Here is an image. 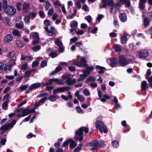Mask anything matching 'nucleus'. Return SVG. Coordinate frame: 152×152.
Masks as SVG:
<instances>
[{"mask_svg":"<svg viewBox=\"0 0 152 152\" xmlns=\"http://www.w3.org/2000/svg\"><path fill=\"white\" fill-rule=\"evenodd\" d=\"M2 8L4 12L8 15L11 16L14 15L16 13V9L12 6L7 4V0H3Z\"/></svg>","mask_w":152,"mask_h":152,"instance_id":"nucleus-1","label":"nucleus"},{"mask_svg":"<svg viewBox=\"0 0 152 152\" xmlns=\"http://www.w3.org/2000/svg\"><path fill=\"white\" fill-rule=\"evenodd\" d=\"M83 131L85 133H87L88 132V129L87 127H81L75 132V135L74 137V139L76 141L78 140L80 141H82L83 139Z\"/></svg>","mask_w":152,"mask_h":152,"instance_id":"nucleus-2","label":"nucleus"},{"mask_svg":"<svg viewBox=\"0 0 152 152\" xmlns=\"http://www.w3.org/2000/svg\"><path fill=\"white\" fill-rule=\"evenodd\" d=\"M96 126L97 129H99L100 132L101 133L104 132L106 133L108 132L107 128L104 125L102 121H96Z\"/></svg>","mask_w":152,"mask_h":152,"instance_id":"nucleus-3","label":"nucleus"},{"mask_svg":"<svg viewBox=\"0 0 152 152\" xmlns=\"http://www.w3.org/2000/svg\"><path fill=\"white\" fill-rule=\"evenodd\" d=\"M119 66L124 67L129 64V61L127 59L125 56L124 55H120L118 59Z\"/></svg>","mask_w":152,"mask_h":152,"instance_id":"nucleus-4","label":"nucleus"},{"mask_svg":"<svg viewBox=\"0 0 152 152\" xmlns=\"http://www.w3.org/2000/svg\"><path fill=\"white\" fill-rule=\"evenodd\" d=\"M98 145V140H94L90 142H88L85 144V146L87 147L91 146L92 148L91 150H95L97 149Z\"/></svg>","mask_w":152,"mask_h":152,"instance_id":"nucleus-5","label":"nucleus"},{"mask_svg":"<svg viewBox=\"0 0 152 152\" xmlns=\"http://www.w3.org/2000/svg\"><path fill=\"white\" fill-rule=\"evenodd\" d=\"M70 86H65L59 87L54 89L53 91V94L55 95L56 93L63 92L65 91H69L71 89Z\"/></svg>","mask_w":152,"mask_h":152,"instance_id":"nucleus-6","label":"nucleus"},{"mask_svg":"<svg viewBox=\"0 0 152 152\" xmlns=\"http://www.w3.org/2000/svg\"><path fill=\"white\" fill-rule=\"evenodd\" d=\"M107 62L110 66L114 67L117 64V59L116 58H110L107 60Z\"/></svg>","mask_w":152,"mask_h":152,"instance_id":"nucleus-7","label":"nucleus"},{"mask_svg":"<svg viewBox=\"0 0 152 152\" xmlns=\"http://www.w3.org/2000/svg\"><path fill=\"white\" fill-rule=\"evenodd\" d=\"M138 53L139 56L140 58H145L148 57L149 55L148 51L146 50L139 51Z\"/></svg>","mask_w":152,"mask_h":152,"instance_id":"nucleus-8","label":"nucleus"},{"mask_svg":"<svg viewBox=\"0 0 152 152\" xmlns=\"http://www.w3.org/2000/svg\"><path fill=\"white\" fill-rule=\"evenodd\" d=\"M30 7V5L26 2L23 3L22 10L23 12H26L28 11Z\"/></svg>","mask_w":152,"mask_h":152,"instance_id":"nucleus-9","label":"nucleus"},{"mask_svg":"<svg viewBox=\"0 0 152 152\" xmlns=\"http://www.w3.org/2000/svg\"><path fill=\"white\" fill-rule=\"evenodd\" d=\"M119 18L121 21L123 22H125L127 20V16L124 13H120Z\"/></svg>","mask_w":152,"mask_h":152,"instance_id":"nucleus-10","label":"nucleus"},{"mask_svg":"<svg viewBox=\"0 0 152 152\" xmlns=\"http://www.w3.org/2000/svg\"><path fill=\"white\" fill-rule=\"evenodd\" d=\"M148 87L147 86V82L145 80H144L141 82V90L143 91H145L146 89H148Z\"/></svg>","mask_w":152,"mask_h":152,"instance_id":"nucleus-11","label":"nucleus"},{"mask_svg":"<svg viewBox=\"0 0 152 152\" xmlns=\"http://www.w3.org/2000/svg\"><path fill=\"white\" fill-rule=\"evenodd\" d=\"M13 39V37L11 34H7L6 35L4 39L5 42L7 43H9L11 42Z\"/></svg>","mask_w":152,"mask_h":152,"instance_id":"nucleus-12","label":"nucleus"},{"mask_svg":"<svg viewBox=\"0 0 152 152\" xmlns=\"http://www.w3.org/2000/svg\"><path fill=\"white\" fill-rule=\"evenodd\" d=\"M80 63L81 67H86L87 66L86 61L85 58H81Z\"/></svg>","mask_w":152,"mask_h":152,"instance_id":"nucleus-13","label":"nucleus"},{"mask_svg":"<svg viewBox=\"0 0 152 152\" xmlns=\"http://www.w3.org/2000/svg\"><path fill=\"white\" fill-rule=\"evenodd\" d=\"M119 1L122 4H125L126 7H129L131 5L130 0H119Z\"/></svg>","mask_w":152,"mask_h":152,"instance_id":"nucleus-14","label":"nucleus"},{"mask_svg":"<svg viewBox=\"0 0 152 152\" xmlns=\"http://www.w3.org/2000/svg\"><path fill=\"white\" fill-rule=\"evenodd\" d=\"M96 68L99 69V70L98 71V73L100 74L104 73V70H106V69L105 67L99 65H96Z\"/></svg>","mask_w":152,"mask_h":152,"instance_id":"nucleus-15","label":"nucleus"},{"mask_svg":"<svg viewBox=\"0 0 152 152\" xmlns=\"http://www.w3.org/2000/svg\"><path fill=\"white\" fill-rule=\"evenodd\" d=\"M88 75L84 73L82 74H80V77L78 79L77 81L78 82L82 81L84 80L86 77H88Z\"/></svg>","mask_w":152,"mask_h":152,"instance_id":"nucleus-16","label":"nucleus"},{"mask_svg":"<svg viewBox=\"0 0 152 152\" xmlns=\"http://www.w3.org/2000/svg\"><path fill=\"white\" fill-rule=\"evenodd\" d=\"M29 86L28 84H26L24 85H21L20 87V88L18 90V91L19 92H21L28 88Z\"/></svg>","mask_w":152,"mask_h":152,"instance_id":"nucleus-17","label":"nucleus"},{"mask_svg":"<svg viewBox=\"0 0 152 152\" xmlns=\"http://www.w3.org/2000/svg\"><path fill=\"white\" fill-rule=\"evenodd\" d=\"M10 128L8 124H6L2 126L0 128V130L6 131L8 130Z\"/></svg>","mask_w":152,"mask_h":152,"instance_id":"nucleus-18","label":"nucleus"},{"mask_svg":"<svg viewBox=\"0 0 152 152\" xmlns=\"http://www.w3.org/2000/svg\"><path fill=\"white\" fill-rule=\"evenodd\" d=\"M70 26L71 27L76 28L78 26V23L76 20H73L70 22Z\"/></svg>","mask_w":152,"mask_h":152,"instance_id":"nucleus-19","label":"nucleus"},{"mask_svg":"<svg viewBox=\"0 0 152 152\" xmlns=\"http://www.w3.org/2000/svg\"><path fill=\"white\" fill-rule=\"evenodd\" d=\"M23 4L22 3L20 2H18L16 4V8L18 11H20L21 10L22 7L23 8Z\"/></svg>","mask_w":152,"mask_h":152,"instance_id":"nucleus-20","label":"nucleus"},{"mask_svg":"<svg viewBox=\"0 0 152 152\" xmlns=\"http://www.w3.org/2000/svg\"><path fill=\"white\" fill-rule=\"evenodd\" d=\"M110 96L107 94H104L103 95V98L100 99L101 101L102 102H104L106 101V99H110Z\"/></svg>","mask_w":152,"mask_h":152,"instance_id":"nucleus-21","label":"nucleus"},{"mask_svg":"<svg viewBox=\"0 0 152 152\" xmlns=\"http://www.w3.org/2000/svg\"><path fill=\"white\" fill-rule=\"evenodd\" d=\"M113 48L116 52H118L121 50V46L118 44L114 46Z\"/></svg>","mask_w":152,"mask_h":152,"instance_id":"nucleus-22","label":"nucleus"},{"mask_svg":"<svg viewBox=\"0 0 152 152\" xmlns=\"http://www.w3.org/2000/svg\"><path fill=\"white\" fill-rule=\"evenodd\" d=\"M96 80L95 78L94 77L90 76L86 79V83H88L91 82V81H95Z\"/></svg>","mask_w":152,"mask_h":152,"instance_id":"nucleus-23","label":"nucleus"},{"mask_svg":"<svg viewBox=\"0 0 152 152\" xmlns=\"http://www.w3.org/2000/svg\"><path fill=\"white\" fill-rule=\"evenodd\" d=\"M70 142H71L70 144L69 147L70 148L72 149L77 145V144L76 143L75 141L72 140Z\"/></svg>","mask_w":152,"mask_h":152,"instance_id":"nucleus-24","label":"nucleus"},{"mask_svg":"<svg viewBox=\"0 0 152 152\" xmlns=\"http://www.w3.org/2000/svg\"><path fill=\"white\" fill-rule=\"evenodd\" d=\"M48 99L51 102H55L57 100V97L54 95H50L48 98Z\"/></svg>","mask_w":152,"mask_h":152,"instance_id":"nucleus-25","label":"nucleus"},{"mask_svg":"<svg viewBox=\"0 0 152 152\" xmlns=\"http://www.w3.org/2000/svg\"><path fill=\"white\" fill-rule=\"evenodd\" d=\"M98 146L101 148H104L105 146V144L104 142L102 140L98 141Z\"/></svg>","mask_w":152,"mask_h":152,"instance_id":"nucleus-26","label":"nucleus"},{"mask_svg":"<svg viewBox=\"0 0 152 152\" xmlns=\"http://www.w3.org/2000/svg\"><path fill=\"white\" fill-rule=\"evenodd\" d=\"M112 144L114 148H117L119 145L118 142L116 140L113 141L112 142Z\"/></svg>","mask_w":152,"mask_h":152,"instance_id":"nucleus-27","label":"nucleus"},{"mask_svg":"<svg viewBox=\"0 0 152 152\" xmlns=\"http://www.w3.org/2000/svg\"><path fill=\"white\" fill-rule=\"evenodd\" d=\"M121 42L122 44H124L126 43L127 41V38L126 36H122L121 39Z\"/></svg>","mask_w":152,"mask_h":152,"instance_id":"nucleus-28","label":"nucleus"},{"mask_svg":"<svg viewBox=\"0 0 152 152\" xmlns=\"http://www.w3.org/2000/svg\"><path fill=\"white\" fill-rule=\"evenodd\" d=\"M145 3L139 1V9L141 10H143L145 7Z\"/></svg>","mask_w":152,"mask_h":152,"instance_id":"nucleus-29","label":"nucleus"},{"mask_svg":"<svg viewBox=\"0 0 152 152\" xmlns=\"http://www.w3.org/2000/svg\"><path fill=\"white\" fill-rule=\"evenodd\" d=\"M107 3V5L109 6L115 8V6H114L115 4L112 0H108Z\"/></svg>","mask_w":152,"mask_h":152,"instance_id":"nucleus-30","label":"nucleus"},{"mask_svg":"<svg viewBox=\"0 0 152 152\" xmlns=\"http://www.w3.org/2000/svg\"><path fill=\"white\" fill-rule=\"evenodd\" d=\"M41 47L40 45H37L32 48V50L35 52L41 49Z\"/></svg>","mask_w":152,"mask_h":152,"instance_id":"nucleus-31","label":"nucleus"},{"mask_svg":"<svg viewBox=\"0 0 152 152\" xmlns=\"http://www.w3.org/2000/svg\"><path fill=\"white\" fill-rule=\"evenodd\" d=\"M32 73V70H27L25 72L24 77L25 78L29 77L30 74Z\"/></svg>","mask_w":152,"mask_h":152,"instance_id":"nucleus-32","label":"nucleus"},{"mask_svg":"<svg viewBox=\"0 0 152 152\" xmlns=\"http://www.w3.org/2000/svg\"><path fill=\"white\" fill-rule=\"evenodd\" d=\"M22 113V117H23L25 116H26L29 115V113H32L31 112L30 110L29 111V113L28 111H25V110H24L21 112Z\"/></svg>","mask_w":152,"mask_h":152,"instance_id":"nucleus-33","label":"nucleus"},{"mask_svg":"<svg viewBox=\"0 0 152 152\" xmlns=\"http://www.w3.org/2000/svg\"><path fill=\"white\" fill-rule=\"evenodd\" d=\"M12 33L15 36H20V34L18 30L17 29H14L12 31Z\"/></svg>","mask_w":152,"mask_h":152,"instance_id":"nucleus-34","label":"nucleus"},{"mask_svg":"<svg viewBox=\"0 0 152 152\" xmlns=\"http://www.w3.org/2000/svg\"><path fill=\"white\" fill-rule=\"evenodd\" d=\"M76 110L78 113L83 114L84 112L80 106H77L76 107Z\"/></svg>","mask_w":152,"mask_h":152,"instance_id":"nucleus-35","label":"nucleus"},{"mask_svg":"<svg viewBox=\"0 0 152 152\" xmlns=\"http://www.w3.org/2000/svg\"><path fill=\"white\" fill-rule=\"evenodd\" d=\"M16 121L15 119H13L12 121L10 123H8V124L10 128L12 129L13 127V126L16 124Z\"/></svg>","mask_w":152,"mask_h":152,"instance_id":"nucleus-36","label":"nucleus"},{"mask_svg":"<svg viewBox=\"0 0 152 152\" xmlns=\"http://www.w3.org/2000/svg\"><path fill=\"white\" fill-rule=\"evenodd\" d=\"M71 140H72V139L66 140L64 142L62 146L64 147H66L68 145L69 142H71Z\"/></svg>","mask_w":152,"mask_h":152,"instance_id":"nucleus-37","label":"nucleus"},{"mask_svg":"<svg viewBox=\"0 0 152 152\" xmlns=\"http://www.w3.org/2000/svg\"><path fill=\"white\" fill-rule=\"evenodd\" d=\"M9 100H7L6 101L4 102H3L2 104V109L4 110H6V108L8 106V102Z\"/></svg>","mask_w":152,"mask_h":152,"instance_id":"nucleus-38","label":"nucleus"},{"mask_svg":"<svg viewBox=\"0 0 152 152\" xmlns=\"http://www.w3.org/2000/svg\"><path fill=\"white\" fill-rule=\"evenodd\" d=\"M33 37L34 39H40L39 34L37 32H34L33 33Z\"/></svg>","mask_w":152,"mask_h":152,"instance_id":"nucleus-39","label":"nucleus"},{"mask_svg":"<svg viewBox=\"0 0 152 152\" xmlns=\"http://www.w3.org/2000/svg\"><path fill=\"white\" fill-rule=\"evenodd\" d=\"M44 24L46 26H50L51 25V23L50 21L48 19H46L44 21Z\"/></svg>","mask_w":152,"mask_h":152,"instance_id":"nucleus-40","label":"nucleus"},{"mask_svg":"<svg viewBox=\"0 0 152 152\" xmlns=\"http://www.w3.org/2000/svg\"><path fill=\"white\" fill-rule=\"evenodd\" d=\"M50 5L51 4L48 1H47L45 2V7L46 10L48 9Z\"/></svg>","mask_w":152,"mask_h":152,"instance_id":"nucleus-41","label":"nucleus"},{"mask_svg":"<svg viewBox=\"0 0 152 152\" xmlns=\"http://www.w3.org/2000/svg\"><path fill=\"white\" fill-rule=\"evenodd\" d=\"M15 54L14 51L13 50H12L11 51L9 52L8 53V56L10 58H13Z\"/></svg>","mask_w":152,"mask_h":152,"instance_id":"nucleus-42","label":"nucleus"},{"mask_svg":"<svg viewBox=\"0 0 152 152\" xmlns=\"http://www.w3.org/2000/svg\"><path fill=\"white\" fill-rule=\"evenodd\" d=\"M16 44L18 47H19L22 48L23 47V45L21 43V41L19 40H17L16 41Z\"/></svg>","mask_w":152,"mask_h":152,"instance_id":"nucleus-43","label":"nucleus"},{"mask_svg":"<svg viewBox=\"0 0 152 152\" xmlns=\"http://www.w3.org/2000/svg\"><path fill=\"white\" fill-rule=\"evenodd\" d=\"M58 55V54L57 53L52 52H51L50 54L49 55L50 56V57L52 58H54L56 57Z\"/></svg>","mask_w":152,"mask_h":152,"instance_id":"nucleus-44","label":"nucleus"},{"mask_svg":"<svg viewBox=\"0 0 152 152\" xmlns=\"http://www.w3.org/2000/svg\"><path fill=\"white\" fill-rule=\"evenodd\" d=\"M39 14L40 17L42 18L45 17V15L43 11L40 10L39 11Z\"/></svg>","mask_w":152,"mask_h":152,"instance_id":"nucleus-45","label":"nucleus"},{"mask_svg":"<svg viewBox=\"0 0 152 152\" xmlns=\"http://www.w3.org/2000/svg\"><path fill=\"white\" fill-rule=\"evenodd\" d=\"M48 97H45L42 98L41 99L39 100V101H38L39 103L40 104L41 103L42 104H43L44 103L45 101V100L47 99Z\"/></svg>","mask_w":152,"mask_h":152,"instance_id":"nucleus-46","label":"nucleus"},{"mask_svg":"<svg viewBox=\"0 0 152 152\" xmlns=\"http://www.w3.org/2000/svg\"><path fill=\"white\" fill-rule=\"evenodd\" d=\"M39 64V62L38 61H34L32 64V67L34 68L38 66Z\"/></svg>","mask_w":152,"mask_h":152,"instance_id":"nucleus-47","label":"nucleus"},{"mask_svg":"<svg viewBox=\"0 0 152 152\" xmlns=\"http://www.w3.org/2000/svg\"><path fill=\"white\" fill-rule=\"evenodd\" d=\"M144 26L145 27H147L149 23V21L146 18L144 19Z\"/></svg>","mask_w":152,"mask_h":152,"instance_id":"nucleus-48","label":"nucleus"},{"mask_svg":"<svg viewBox=\"0 0 152 152\" xmlns=\"http://www.w3.org/2000/svg\"><path fill=\"white\" fill-rule=\"evenodd\" d=\"M83 93L86 96H88L90 95V93L87 89H84L83 91Z\"/></svg>","mask_w":152,"mask_h":152,"instance_id":"nucleus-49","label":"nucleus"},{"mask_svg":"<svg viewBox=\"0 0 152 152\" xmlns=\"http://www.w3.org/2000/svg\"><path fill=\"white\" fill-rule=\"evenodd\" d=\"M15 26L18 29H22L23 28V25L21 23L16 24Z\"/></svg>","mask_w":152,"mask_h":152,"instance_id":"nucleus-50","label":"nucleus"},{"mask_svg":"<svg viewBox=\"0 0 152 152\" xmlns=\"http://www.w3.org/2000/svg\"><path fill=\"white\" fill-rule=\"evenodd\" d=\"M82 72L84 73V74H86L88 75L90 74V72L87 67L86 68V69L83 70Z\"/></svg>","mask_w":152,"mask_h":152,"instance_id":"nucleus-51","label":"nucleus"},{"mask_svg":"<svg viewBox=\"0 0 152 152\" xmlns=\"http://www.w3.org/2000/svg\"><path fill=\"white\" fill-rule=\"evenodd\" d=\"M28 65L27 63H25L23 64L21 66V69L23 70H26L27 69Z\"/></svg>","mask_w":152,"mask_h":152,"instance_id":"nucleus-52","label":"nucleus"},{"mask_svg":"<svg viewBox=\"0 0 152 152\" xmlns=\"http://www.w3.org/2000/svg\"><path fill=\"white\" fill-rule=\"evenodd\" d=\"M27 102V100L26 99H25L23 101L20 102L19 103L17 106L18 107H20L23 105L25 104Z\"/></svg>","mask_w":152,"mask_h":152,"instance_id":"nucleus-53","label":"nucleus"},{"mask_svg":"<svg viewBox=\"0 0 152 152\" xmlns=\"http://www.w3.org/2000/svg\"><path fill=\"white\" fill-rule=\"evenodd\" d=\"M47 62L45 60L41 62L40 66L42 67H44L47 65Z\"/></svg>","mask_w":152,"mask_h":152,"instance_id":"nucleus-54","label":"nucleus"},{"mask_svg":"<svg viewBox=\"0 0 152 152\" xmlns=\"http://www.w3.org/2000/svg\"><path fill=\"white\" fill-rule=\"evenodd\" d=\"M55 43L59 46H61L62 45V43L58 39H57L55 40Z\"/></svg>","mask_w":152,"mask_h":152,"instance_id":"nucleus-55","label":"nucleus"},{"mask_svg":"<svg viewBox=\"0 0 152 152\" xmlns=\"http://www.w3.org/2000/svg\"><path fill=\"white\" fill-rule=\"evenodd\" d=\"M77 99L81 102L84 101L85 100L84 97L81 95H79V96H77Z\"/></svg>","mask_w":152,"mask_h":152,"instance_id":"nucleus-56","label":"nucleus"},{"mask_svg":"<svg viewBox=\"0 0 152 152\" xmlns=\"http://www.w3.org/2000/svg\"><path fill=\"white\" fill-rule=\"evenodd\" d=\"M76 5L77 7L79 8H80L81 7V4L80 0H77L76 2Z\"/></svg>","mask_w":152,"mask_h":152,"instance_id":"nucleus-57","label":"nucleus"},{"mask_svg":"<svg viewBox=\"0 0 152 152\" xmlns=\"http://www.w3.org/2000/svg\"><path fill=\"white\" fill-rule=\"evenodd\" d=\"M2 19V21L4 23H9V20L7 18L4 17Z\"/></svg>","mask_w":152,"mask_h":152,"instance_id":"nucleus-58","label":"nucleus"},{"mask_svg":"<svg viewBox=\"0 0 152 152\" xmlns=\"http://www.w3.org/2000/svg\"><path fill=\"white\" fill-rule=\"evenodd\" d=\"M73 64L74 65L77 66L78 67H81L80 63L79 61H75L73 62Z\"/></svg>","mask_w":152,"mask_h":152,"instance_id":"nucleus-59","label":"nucleus"},{"mask_svg":"<svg viewBox=\"0 0 152 152\" xmlns=\"http://www.w3.org/2000/svg\"><path fill=\"white\" fill-rule=\"evenodd\" d=\"M31 17L33 18H34L37 15V13L35 12H32L30 13Z\"/></svg>","mask_w":152,"mask_h":152,"instance_id":"nucleus-60","label":"nucleus"},{"mask_svg":"<svg viewBox=\"0 0 152 152\" xmlns=\"http://www.w3.org/2000/svg\"><path fill=\"white\" fill-rule=\"evenodd\" d=\"M68 69L70 71L72 72L75 71L76 70L75 67L72 66H69L68 67Z\"/></svg>","mask_w":152,"mask_h":152,"instance_id":"nucleus-61","label":"nucleus"},{"mask_svg":"<svg viewBox=\"0 0 152 152\" xmlns=\"http://www.w3.org/2000/svg\"><path fill=\"white\" fill-rule=\"evenodd\" d=\"M33 84L35 89H37L39 88L41 86V83H37Z\"/></svg>","mask_w":152,"mask_h":152,"instance_id":"nucleus-62","label":"nucleus"},{"mask_svg":"<svg viewBox=\"0 0 152 152\" xmlns=\"http://www.w3.org/2000/svg\"><path fill=\"white\" fill-rule=\"evenodd\" d=\"M86 19L89 23H90L92 21L91 17L90 15L87 16L86 17Z\"/></svg>","mask_w":152,"mask_h":152,"instance_id":"nucleus-63","label":"nucleus"},{"mask_svg":"<svg viewBox=\"0 0 152 152\" xmlns=\"http://www.w3.org/2000/svg\"><path fill=\"white\" fill-rule=\"evenodd\" d=\"M104 15L102 14L98 15L97 18V20L98 22L100 21L104 17Z\"/></svg>","mask_w":152,"mask_h":152,"instance_id":"nucleus-64","label":"nucleus"}]
</instances>
